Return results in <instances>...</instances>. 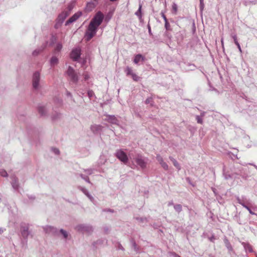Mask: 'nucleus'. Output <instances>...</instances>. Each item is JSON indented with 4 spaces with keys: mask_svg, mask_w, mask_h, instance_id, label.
<instances>
[{
    "mask_svg": "<svg viewBox=\"0 0 257 257\" xmlns=\"http://www.w3.org/2000/svg\"><path fill=\"white\" fill-rule=\"evenodd\" d=\"M98 27L89 23L87 30L85 34V38L87 41H90L96 34Z\"/></svg>",
    "mask_w": 257,
    "mask_h": 257,
    "instance_id": "obj_1",
    "label": "nucleus"
},
{
    "mask_svg": "<svg viewBox=\"0 0 257 257\" xmlns=\"http://www.w3.org/2000/svg\"><path fill=\"white\" fill-rule=\"evenodd\" d=\"M134 159L137 165L141 169H144L147 167L148 160V158L143 157L140 154H138Z\"/></svg>",
    "mask_w": 257,
    "mask_h": 257,
    "instance_id": "obj_2",
    "label": "nucleus"
},
{
    "mask_svg": "<svg viewBox=\"0 0 257 257\" xmlns=\"http://www.w3.org/2000/svg\"><path fill=\"white\" fill-rule=\"evenodd\" d=\"M75 229L79 232L89 234L91 233L93 231L92 226L85 224H78L75 226Z\"/></svg>",
    "mask_w": 257,
    "mask_h": 257,
    "instance_id": "obj_3",
    "label": "nucleus"
},
{
    "mask_svg": "<svg viewBox=\"0 0 257 257\" xmlns=\"http://www.w3.org/2000/svg\"><path fill=\"white\" fill-rule=\"evenodd\" d=\"M104 19L103 14L100 11L96 13L95 15L91 20L90 23H92V25L98 27L102 23Z\"/></svg>",
    "mask_w": 257,
    "mask_h": 257,
    "instance_id": "obj_4",
    "label": "nucleus"
},
{
    "mask_svg": "<svg viewBox=\"0 0 257 257\" xmlns=\"http://www.w3.org/2000/svg\"><path fill=\"white\" fill-rule=\"evenodd\" d=\"M40 74L38 71H36L32 76V85L35 90H38L40 88Z\"/></svg>",
    "mask_w": 257,
    "mask_h": 257,
    "instance_id": "obj_5",
    "label": "nucleus"
},
{
    "mask_svg": "<svg viewBox=\"0 0 257 257\" xmlns=\"http://www.w3.org/2000/svg\"><path fill=\"white\" fill-rule=\"evenodd\" d=\"M67 75L70 77V79L72 82L74 83H76L78 81V77L75 72L74 69L70 66L68 68L66 71Z\"/></svg>",
    "mask_w": 257,
    "mask_h": 257,
    "instance_id": "obj_6",
    "label": "nucleus"
},
{
    "mask_svg": "<svg viewBox=\"0 0 257 257\" xmlns=\"http://www.w3.org/2000/svg\"><path fill=\"white\" fill-rule=\"evenodd\" d=\"M43 228L45 232L48 234L53 236H58L59 235L58 229L53 226L46 225L43 226Z\"/></svg>",
    "mask_w": 257,
    "mask_h": 257,
    "instance_id": "obj_7",
    "label": "nucleus"
},
{
    "mask_svg": "<svg viewBox=\"0 0 257 257\" xmlns=\"http://www.w3.org/2000/svg\"><path fill=\"white\" fill-rule=\"evenodd\" d=\"M115 156L124 164L128 162V157L126 154L121 150H118L115 153Z\"/></svg>",
    "mask_w": 257,
    "mask_h": 257,
    "instance_id": "obj_8",
    "label": "nucleus"
},
{
    "mask_svg": "<svg viewBox=\"0 0 257 257\" xmlns=\"http://www.w3.org/2000/svg\"><path fill=\"white\" fill-rule=\"evenodd\" d=\"M81 55V50L79 48L73 49L70 54V57L73 60L76 61L80 58Z\"/></svg>",
    "mask_w": 257,
    "mask_h": 257,
    "instance_id": "obj_9",
    "label": "nucleus"
},
{
    "mask_svg": "<svg viewBox=\"0 0 257 257\" xmlns=\"http://www.w3.org/2000/svg\"><path fill=\"white\" fill-rule=\"evenodd\" d=\"M82 15V13L81 12H78L73 15L71 18H70L68 20H67L66 22L65 25H68L69 24H71L75 21H76Z\"/></svg>",
    "mask_w": 257,
    "mask_h": 257,
    "instance_id": "obj_10",
    "label": "nucleus"
},
{
    "mask_svg": "<svg viewBox=\"0 0 257 257\" xmlns=\"http://www.w3.org/2000/svg\"><path fill=\"white\" fill-rule=\"evenodd\" d=\"M69 15V12L68 11H63L60 14L57 19V23L61 24L64 22V20Z\"/></svg>",
    "mask_w": 257,
    "mask_h": 257,
    "instance_id": "obj_11",
    "label": "nucleus"
},
{
    "mask_svg": "<svg viewBox=\"0 0 257 257\" xmlns=\"http://www.w3.org/2000/svg\"><path fill=\"white\" fill-rule=\"evenodd\" d=\"M21 234L23 237L26 239L30 234L29 227L27 226H22L21 228Z\"/></svg>",
    "mask_w": 257,
    "mask_h": 257,
    "instance_id": "obj_12",
    "label": "nucleus"
},
{
    "mask_svg": "<svg viewBox=\"0 0 257 257\" xmlns=\"http://www.w3.org/2000/svg\"><path fill=\"white\" fill-rule=\"evenodd\" d=\"M38 111L41 116H46L47 115L48 109L45 105H39L38 107Z\"/></svg>",
    "mask_w": 257,
    "mask_h": 257,
    "instance_id": "obj_13",
    "label": "nucleus"
},
{
    "mask_svg": "<svg viewBox=\"0 0 257 257\" xmlns=\"http://www.w3.org/2000/svg\"><path fill=\"white\" fill-rule=\"evenodd\" d=\"M102 126L100 125L94 124L91 126V131L95 134L100 133L102 131Z\"/></svg>",
    "mask_w": 257,
    "mask_h": 257,
    "instance_id": "obj_14",
    "label": "nucleus"
},
{
    "mask_svg": "<svg viewBox=\"0 0 257 257\" xmlns=\"http://www.w3.org/2000/svg\"><path fill=\"white\" fill-rule=\"evenodd\" d=\"M107 121L114 124H118V120L115 117L114 115H107V118L106 119Z\"/></svg>",
    "mask_w": 257,
    "mask_h": 257,
    "instance_id": "obj_15",
    "label": "nucleus"
},
{
    "mask_svg": "<svg viewBox=\"0 0 257 257\" xmlns=\"http://www.w3.org/2000/svg\"><path fill=\"white\" fill-rule=\"evenodd\" d=\"M241 244L243 245L246 252L248 251L249 252H252L253 250L252 248V246L248 242H242Z\"/></svg>",
    "mask_w": 257,
    "mask_h": 257,
    "instance_id": "obj_16",
    "label": "nucleus"
},
{
    "mask_svg": "<svg viewBox=\"0 0 257 257\" xmlns=\"http://www.w3.org/2000/svg\"><path fill=\"white\" fill-rule=\"evenodd\" d=\"M11 184L15 190H18L19 187L18 179L16 177H13Z\"/></svg>",
    "mask_w": 257,
    "mask_h": 257,
    "instance_id": "obj_17",
    "label": "nucleus"
},
{
    "mask_svg": "<svg viewBox=\"0 0 257 257\" xmlns=\"http://www.w3.org/2000/svg\"><path fill=\"white\" fill-rule=\"evenodd\" d=\"M47 44H43L40 48L35 50L33 52V56H37L41 52H42L46 47Z\"/></svg>",
    "mask_w": 257,
    "mask_h": 257,
    "instance_id": "obj_18",
    "label": "nucleus"
},
{
    "mask_svg": "<svg viewBox=\"0 0 257 257\" xmlns=\"http://www.w3.org/2000/svg\"><path fill=\"white\" fill-rule=\"evenodd\" d=\"M144 60V57L142 56L141 54H138L137 55L134 59V62L135 64H138L141 60Z\"/></svg>",
    "mask_w": 257,
    "mask_h": 257,
    "instance_id": "obj_19",
    "label": "nucleus"
},
{
    "mask_svg": "<svg viewBox=\"0 0 257 257\" xmlns=\"http://www.w3.org/2000/svg\"><path fill=\"white\" fill-rule=\"evenodd\" d=\"M224 243H225V246L227 247V248L229 251L232 250V247L231 244L230 243L229 240L226 238H224Z\"/></svg>",
    "mask_w": 257,
    "mask_h": 257,
    "instance_id": "obj_20",
    "label": "nucleus"
},
{
    "mask_svg": "<svg viewBox=\"0 0 257 257\" xmlns=\"http://www.w3.org/2000/svg\"><path fill=\"white\" fill-rule=\"evenodd\" d=\"M169 159L172 162L174 166L176 167L179 170H180V166L177 161L172 157H169Z\"/></svg>",
    "mask_w": 257,
    "mask_h": 257,
    "instance_id": "obj_21",
    "label": "nucleus"
},
{
    "mask_svg": "<svg viewBox=\"0 0 257 257\" xmlns=\"http://www.w3.org/2000/svg\"><path fill=\"white\" fill-rule=\"evenodd\" d=\"M59 233L63 235V237L65 239H67L68 238L69 234L67 231L66 230H64L63 229H61L59 231Z\"/></svg>",
    "mask_w": 257,
    "mask_h": 257,
    "instance_id": "obj_22",
    "label": "nucleus"
},
{
    "mask_svg": "<svg viewBox=\"0 0 257 257\" xmlns=\"http://www.w3.org/2000/svg\"><path fill=\"white\" fill-rule=\"evenodd\" d=\"M58 63V59L55 56H53L50 60V64L51 66H54Z\"/></svg>",
    "mask_w": 257,
    "mask_h": 257,
    "instance_id": "obj_23",
    "label": "nucleus"
},
{
    "mask_svg": "<svg viewBox=\"0 0 257 257\" xmlns=\"http://www.w3.org/2000/svg\"><path fill=\"white\" fill-rule=\"evenodd\" d=\"M61 117V114L59 112H55L52 116L51 118L53 120H56L59 119Z\"/></svg>",
    "mask_w": 257,
    "mask_h": 257,
    "instance_id": "obj_24",
    "label": "nucleus"
},
{
    "mask_svg": "<svg viewBox=\"0 0 257 257\" xmlns=\"http://www.w3.org/2000/svg\"><path fill=\"white\" fill-rule=\"evenodd\" d=\"M124 72H125L127 76L132 75L134 73L132 68L128 66H127L125 68Z\"/></svg>",
    "mask_w": 257,
    "mask_h": 257,
    "instance_id": "obj_25",
    "label": "nucleus"
},
{
    "mask_svg": "<svg viewBox=\"0 0 257 257\" xmlns=\"http://www.w3.org/2000/svg\"><path fill=\"white\" fill-rule=\"evenodd\" d=\"M174 208L176 212L178 213L181 212L182 210V205L181 204H176L174 205Z\"/></svg>",
    "mask_w": 257,
    "mask_h": 257,
    "instance_id": "obj_26",
    "label": "nucleus"
},
{
    "mask_svg": "<svg viewBox=\"0 0 257 257\" xmlns=\"http://www.w3.org/2000/svg\"><path fill=\"white\" fill-rule=\"evenodd\" d=\"M77 188L81 191L85 195L89 193L88 191L84 187L79 186L77 187Z\"/></svg>",
    "mask_w": 257,
    "mask_h": 257,
    "instance_id": "obj_27",
    "label": "nucleus"
},
{
    "mask_svg": "<svg viewBox=\"0 0 257 257\" xmlns=\"http://www.w3.org/2000/svg\"><path fill=\"white\" fill-rule=\"evenodd\" d=\"M62 48V45L60 43H58L57 44L55 48V52H60Z\"/></svg>",
    "mask_w": 257,
    "mask_h": 257,
    "instance_id": "obj_28",
    "label": "nucleus"
},
{
    "mask_svg": "<svg viewBox=\"0 0 257 257\" xmlns=\"http://www.w3.org/2000/svg\"><path fill=\"white\" fill-rule=\"evenodd\" d=\"M141 9H142V6L140 5L139 10L135 13V15L139 17L140 20H141L142 19Z\"/></svg>",
    "mask_w": 257,
    "mask_h": 257,
    "instance_id": "obj_29",
    "label": "nucleus"
},
{
    "mask_svg": "<svg viewBox=\"0 0 257 257\" xmlns=\"http://www.w3.org/2000/svg\"><path fill=\"white\" fill-rule=\"evenodd\" d=\"M79 175L82 179L84 180L86 182H87L88 183H91L89 177L88 176H86L82 174H79Z\"/></svg>",
    "mask_w": 257,
    "mask_h": 257,
    "instance_id": "obj_30",
    "label": "nucleus"
},
{
    "mask_svg": "<svg viewBox=\"0 0 257 257\" xmlns=\"http://www.w3.org/2000/svg\"><path fill=\"white\" fill-rule=\"evenodd\" d=\"M136 219L140 222L146 223L148 222L147 218L146 217H137Z\"/></svg>",
    "mask_w": 257,
    "mask_h": 257,
    "instance_id": "obj_31",
    "label": "nucleus"
},
{
    "mask_svg": "<svg viewBox=\"0 0 257 257\" xmlns=\"http://www.w3.org/2000/svg\"><path fill=\"white\" fill-rule=\"evenodd\" d=\"M165 27L167 31L171 30L170 25L168 22V20H166L165 21Z\"/></svg>",
    "mask_w": 257,
    "mask_h": 257,
    "instance_id": "obj_32",
    "label": "nucleus"
},
{
    "mask_svg": "<svg viewBox=\"0 0 257 257\" xmlns=\"http://www.w3.org/2000/svg\"><path fill=\"white\" fill-rule=\"evenodd\" d=\"M156 159L159 162L160 165L163 163L164 161L163 160V158L160 155L157 154L156 156Z\"/></svg>",
    "mask_w": 257,
    "mask_h": 257,
    "instance_id": "obj_33",
    "label": "nucleus"
},
{
    "mask_svg": "<svg viewBox=\"0 0 257 257\" xmlns=\"http://www.w3.org/2000/svg\"><path fill=\"white\" fill-rule=\"evenodd\" d=\"M236 200L238 203L241 204L243 207L245 206L246 205L244 201L242 199H240L238 196L236 197Z\"/></svg>",
    "mask_w": 257,
    "mask_h": 257,
    "instance_id": "obj_34",
    "label": "nucleus"
},
{
    "mask_svg": "<svg viewBox=\"0 0 257 257\" xmlns=\"http://www.w3.org/2000/svg\"><path fill=\"white\" fill-rule=\"evenodd\" d=\"M153 98L152 97H149L148 98L146 101H145V103L148 104H150L151 106H153Z\"/></svg>",
    "mask_w": 257,
    "mask_h": 257,
    "instance_id": "obj_35",
    "label": "nucleus"
},
{
    "mask_svg": "<svg viewBox=\"0 0 257 257\" xmlns=\"http://www.w3.org/2000/svg\"><path fill=\"white\" fill-rule=\"evenodd\" d=\"M133 79L135 81H138L140 80V78L137 76L135 73H133L132 75Z\"/></svg>",
    "mask_w": 257,
    "mask_h": 257,
    "instance_id": "obj_36",
    "label": "nucleus"
},
{
    "mask_svg": "<svg viewBox=\"0 0 257 257\" xmlns=\"http://www.w3.org/2000/svg\"><path fill=\"white\" fill-rule=\"evenodd\" d=\"M196 119L198 123L202 124V123H203L202 117H201L199 115H196Z\"/></svg>",
    "mask_w": 257,
    "mask_h": 257,
    "instance_id": "obj_37",
    "label": "nucleus"
},
{
    "mask_svg": "<svg viewBox=\"0 0 257 257\" xmlns=\"http://www.w3.org/2000/svg\"><path fill=\"white\" fill-rule=\"evenodd\" d=\"M84 171L89 175H91L93 173L92 169H84Z\"/></svg>",
    "mask_w": 257,
    "mask_h": 257,
    "instance_id": "obj_38",
    "label": "nucleus"
},
{
    "mask_svg": "<svg viewBox=\"0 0 257 257\" xmlns=\"http://www.w3.org/2000/svg\"><path fill=\"white\" fill-rule=\"evenodd\" d=\"M0 175L3 177H7L8 173L5 170H2L0 171Z\"/></svg>",
    "mask_w": 257,
    "mask_h": 257,
    "instance_id": "obj_39",
    "label": "nucleus"
},
{
    "mask_svg": "<svg viewBox=\"0 0 257 257\" xmlns=\"http://www.w3.org/2000/svg\"><path fill=\"white\" fill-rule=\"evenodd\" d=\"M161 166L162 167V168L165 169V170H168V165L166 164V163H165V162H164L163 163H162L161 164Z\"/></svg>",
    "mask_w": 257,
    "mask_h": 257,
    "instance_id": "obj_40",
    "label": "nucleus"
},
{
    "mask_svg": "<svg viewBox=\"0 0 257 257\" xmlns=\"http://www.w3.org/2000/svg\"><path fill=\"white\" fill-rule=\"evenodd\" d=\"M57 40V38L56 37L54 36V35H52L51 38V43H50V45H52Z\"/></svg>",
    "mask_w": 257,
    "mask_h": 257,
    "instance_id": "obj_41",
    "label": "nucleus"
},
{
    "mask_svg": "<svg viewBox=\"0 0 257 257\" xmlns=\"http://www.w3.org/2000/svg\"><path fill=\"white\" fill-rule=\"evenodd\" d=\"M87 94H88V97L90 98H91L94 95V93L92 90H89L87 92Z\"/></svg>",
    "mask_w": 257,
    "mask_h": 257,
    "instance_id": "obj_42",
    "label": "nucleus"
},
{
    "mask_svg": "<svg viewBox=\"0 0 257 257\" xmlns=\"http://www.w3.org/2000/svg\"><path fill=\"white\" fill-rule=\"evenodd\" d=\"M172 9L174 11V13L176 14L177 12V5L176 4H173L172 6Z\"/></svg>",
    "mask_w": 257,
    "mask_h": 257,
    "instance_id": "obj_43",
    "label": "nucleus"
},
{
    "mask_svg": "<svg viewBox=\"0 0 257 257\" xmlns=\"http://www.w3.org/2000/svg\"><path fill=\"white\" fill-rule=\"evenodd\" d=\"M243 207L246 208L248 211V212H249L250 214H252V215L256 214L254 212H252L251 211V210L250 209V208L246 205H245V206H244Z\"/></svg>",
    "mask_w": 257,
    "mask_h": 257,
    "instance_id": "obj_44",
    "label": "nucleus"
},
{
    "mask_svg": "<svg viewBox=\"0 0 257 257\" xmlns=\"http://www.w3.org/2000/svg\"><path fill=\"white\" fill-rule=\"evenodd\" d=\"M89 199V200L92 202H93L94 201V198L93 197V196L89 193H88L87 194H86V195Z\"/></svg>",
    "mask_w": 257,
    "mask_h": 257,
    "instance_id": "obj_45",
    "label": "nucleus"
},
{
    "mask_svg": "<svg viewBox=\"0 0 257 257\" xmlns=\"http://www.w3.org/2000/svg\"><path fill=\"white\" fill-rule=\"evenodd\" d=\"M92 7H93V4L92 3L87 4L86 9L88 11H91Z\"/></svg>",
    "mask_w": 257,
    "mask_h": 257,
    "instance_id": "obj_46",
    "label": "nucleus"
},
{
    "mask_svg": "<svg viewBox=\"0 0 257 257\" xmlns=\"http://www.w3.org/2000/svg\"><path fill=\"white\" fill-rule=\"evenodd\" d=\"M52 151L56 155H58L60 153L59 150L57 148H52Z\"/></svg>",
    "mask_w": 257,
    "mask_h": 257,
    "instance_id": "obj_47",
    "label": "nucleus"
},
{
    "mask_svg": "<svg viewBox=\"0 0 257 257\" xmlns=\"http://www.w3.org/2000/svg\"><path fill=\"white\" fill-rule=\"evenodd\" d=\"M66 95L67 96L70 97L72 100H73L74 102H75V100L73 99L72 95L70 92H69L68 91H66Z\"/></svg>",
    "mask_w": 257,
    "mask_h": 257,
    "instance_id": "obj_48",
    "label": "nucleus"
},
{
    "mask_svg": "<svg viewBox=\"0 0 257 257\" xmlns=\"http://www.w3.org/2000/svg\"><path fill=\"white\" fill-rule=\"evenodd\" d=\"M103 230L105 233H108L109 231V228L108 226H104Z\"/></svg>",
    "mask_w": 257,
    "mask_h": 257,
    "instance_id": "obj_49",
    "label": "nucleus"
},
{
    "mask_svg": "<svg viewBox=\"0 0 257 257\" xmlns=\"http://www.w3.org/2000/svg\"><path fill=\"white\" fill-rule=\"evenodd\" d=\"M132 245H133L134 249L135 250H137V244H136V242L134 240H132Z\"/></svg>",
    "mask_w": 257,
    "mask_h": 257,
    "instance_id": "obj_50",
    "label": "nucleus"
},
{
    "mask_svg": "<svg viewBox=\"0 0 257 257\" xmlns=\"http://www.w3.org/2000/svg\"><path fill=\"white\" fill-rule=\"evenodd\" d=\"M73 8V5L72 4L69 5L67 8L68 10H66V11H68L70 13V11L72 10Z\"/></svg>",
    "mask_w": 257,
    "mask_h": 257,
    "instance_id": "obj_51",
    "label": "nucleus"
},
{
    "mask_svg": "<svg viewBox=\"0 0 257 257\" xmlns=\"http://www.w3.org/2000/svg\"><path fill=\"white\" fill-rule=\"evenodd\" d=\"M147 27H148V32H149V35H151V36L152 35V33L151 29V26H150L149 24H148Z\"/></svg>",
    "mask_w": 257,
    "mask_h": 257,
    "instance_id": "obj_52",
    "label": "nucleus"
},
{
    "mask_svg": "<svg viewBox=\"0 0 257 257\" xmlns=\"http://www.w3.org/2000/svg\"><path fill=\"white\" fill-rule=\"evenodd\" d=\"M232 38H233V40H234V43H235V44H237V43H238V41H237V37H236V35H234V36H232Z\"/></svg>",
    "mask_w": 257,
    "mask_h": 257,
    "instance_id": "obj_53",
    "label": "nucleus"
},
{
    "mask_svg": "<svg viewBox=\"0 0 257 257\" xmlns=\"http://www.w3.org/2000/svg\"><path fill=\"white\" fill-rule=\"evenodd\" d=\"M161 16H162V18H163V19L164 20V21H165L166 20H168L166 16L165 15V14L163 13H161Z\"/></svg>",
    "mask_w": 257,
    "mask_h": 257,
    "instance_id": "obj_54",
    "label": "nucleus"
},
{
    "mask_svg": "<svg viewBox=\"0 0 257 257\" xmlns=\"http://www.w3.org/2000/svg\"><path fill=\"white\" fill-rule=\"evenodd\" d=\"M215 239V238L214 236H213V235L209 238V240L212 242H213Z\"/></svg>",
    "mask_w": 257,
    "mask_h": 257,
    "instance_id": "obj_55",
    "label": "nucleus"
},
{
    "mask_svg": "<svg viewBox=\"0 0 257 257\" xmlns=\"http://www.w3.org/2000/svg\"><path fill=\"white\" fill-rule=\"evenodd\" d=\"M236 45L237 46V48H238V49H239V51H240V52H241V47H240V45H239V43H237V44H236Z\"/></svg>",
    "mask_w": 257,
    "mask_h": 257,
    "instance_id": "obj_56",
    "label": "nucleus"
},
{
    "mask_svg": "<svg viewBox=\"0 0 257 257\" xmlns=\"http://www.w3.org/2000/svg\"><path fill=\"white\" fill-rule=\"evenodd\" d=\"M172 205H174L173 201H171L169 202V203L168 204V206H172Z\"/></svg>",
    "mask_w": 257,
    "mask_h": 257,
    "instance_id": "obj_57",
    "label": "nucleus"
},
{
    "mask_svg": "<svg viewBox=\"0 0 257 257\" xmlns=\"http://www.w3.org/2000/svg\"><path fill=\"white\" fill-rule=\"evenodd\" d=\"M205 114V112L203 111V112H202L201 113V114H200V116L201 117H204V116Z\"/></svg>",
    "mask_w": 257,
    "mask_h": 257,
    "instance_id": "obj_58",
    "label": "nucleus"
},
{
    "mask_svg": "<svg viewBox=\"0 0 257 257\" xmlns=\"http://www.w3.org/2000/svg\"><path fill=\"white\" fill-rule=\"evenodd\" d=\"M249 3H251V2H247V1H244V4L245 6L248 5Z\"/></svg>",
    "mask_w": 257,
    "mask_h": 257,
    "instance_id": "obj_59",
    "label": "nucleus"
},
{
    "mask_svg": "<svg viewBox=\"0 0 257 257\" xmlns=\"http://www.w3.org/2000/svg\"><path fill=\"white\" fill-rule=\"evenodd\" d=\"M89 76L87 74L84 75V79L85 80H87L89 78Z\"/></svg>",
    "mask_w": 257,
    "mask_h": 257,
    "instance_id": "obj_60",
    "label": "nucleus"
},
{
    "mask_svg": "<svg viewBox=\"0 0 257 257\" xmlns=\"http://www.w3.org/2000/svg\"><path fill=\"white\" fill-rule=\"evenodd\" d=\"M29 198L31 199H33V200L35 199V196H29Z\"/></svg>",
    "mask_w": 257,
    "mask_h": 257,
    "instance_id": "obj_61",
    "label": "nucleus"
},
{
    "mask_svg": "<svg viewBox=\"0 0 257 257\" xmlns=\"http://www.w3.org/2000/svg\"><path fill=\"white\" fill-rule=\"evenodd\" d=\"M4 232V229L2 228H0V234H2Z\"/></svg>",
    "mask_w": 257,
    "mask_h": 257,
    "instance_id": "obj_62",
    "label": "nucleus"
},
{
    "mask_svg": "<svg viewBox=\"0 0 257 257\" xmlns=\"http://www.w3.org/2000/svg\"><path fill=\"white\" fill-rule=\"evenodd\" d=\"M250 165H252L257 170V166L256 165H255L254 164H250Z\"/></svg>",
    "mask_w": 257,
    "mask_h": 257,
    "instance_id": "obj_63",
    "label": "nucleus"
},
{
    "mask_svg": "<svg viewBox=\"0 0 257 257\" xmlns=\"http://www.w3.org/2000/svg\"><path fill=\"white\" fill-rule=\"evenodd\" d=\"M173 255H174V257H180L179 256H178L177 254H176V253H173Z\"/></svg>",
    "mask_w": 257,
    "mask_h": 257,
    "instance_id": "obj_64",
    "label": "nucleus"
}]
</instances>
